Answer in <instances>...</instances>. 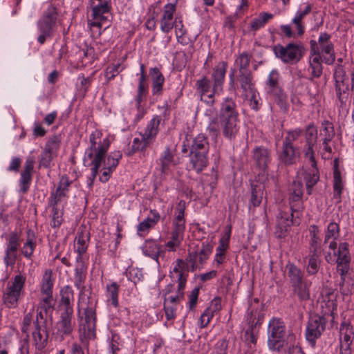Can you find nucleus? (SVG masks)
<instances>
[{
    "mask_svg": "<svg viewBox=\"0 0 354 354\" xmlns=\"http://www.w3.org/2000/svg\"><path fill=\"white\" fill-rule=\"evenodd\" d=\"M290 201L292 202H299L303 196V184L298 180H294L290 188Z\"/></svg>",
    "mask_w": 354,
    "mask_h": 354,
    "instance_id": "51",
    "label": "nucleus"
},
{
    "mask_svg": "<svg viewBox=\"0 0 354 354\" xmlns=\"http://www.w3.org/2000/svg\"><path fill=\"white\" fill-rule=\"evenodd\" d=\"M184 235L179 234L176 232L171 231L170 241H169L165 246L168 249L169 251H175L177 248H178L183 240Z\"/></svg>",
    "mask_w": 354,
    "mask_h": 354,
    "instance_id": "59",
    "label": "nucleus"
},
{
    "mask_svg": "<svg viewBox=\"0 0 354 354\" xmlns=\"http://www.w3.org/2000/svg\"><path fill=\"white\" fill-rule=\"evenodd\" d=\"M305 141L311 145H315L317 140V129L313 122L308 124L305 128Z\"/></svg>",
    "mask_w": 354,
    "mask_h": 354,
    "instance_id": "53",
    "label": "nucleus"
},
{
    "mask_svg": "<svg viewBox=\"0 0 354 354\" xmlns=\"http://www.w3.org/2000/svg\"><path fill=\"white\" fill-rule=\"evenodd\" d=\"M253 159L256 166L261 171H265L271 160L270 153L265 147H256L253 150Z\"/></svg>",
    "mask_w": 354,
    "mask_h": 354,
    "instance_id": "26",
    "label": "nucleus"
},
{
    "mask_svg": "<svg viewBox=\"0 0 354 354\" xmlns=\"http://www.w3.org/2000/svg\"><path fill=\"white\" fill-rule=\"evenodd\" d=\"M60 140L57 136H53L46 142L44 150L51 154L57 156L59 149Z\"/></svg>",
    "mask_w": 354,
    "mask_h": 354,
    "instance_id": "64",
    "label": "nucleus"
},
{
    "mask_svg": "<svg viewBox=\"0 0 354 354\" xmlns=\"http://www.w3.org/2000/svg\"><path fill=\"white\" fill-rule=\"evenodd\" d=\"M285 325L279 318L270 320L268 328V345L270 350L279 351L283 346Z\"/></svg>",
    "mask_w": 354,
    "mask_h": 354,
    "instance_id": "7",
    "label": "nucleus"
},
{
    "mask_svg": "<svg viewBox=\"0 0 354 354\" xmlns=\"http://www.w3.org/2000/svg\"><path fill=\"white\" fill-rule=\"evenodd\" d=\"M96 303L91 300L90 297L82 298L79 301L78 314L80 317L81 310L84 311V322L82 330L84 337L87 339H93L95 337L96 328Z\"/></svg>",
    "mask_w": 354,
    "mask_h": 354,
    "instance_id": "3",
    "label": "nucleus"
},
{
    "mask_svg": "<svg viewBox=\"0 0 354 354\" xmlns=\"http://www.w3.org/2000/svg\"><path fill=\"white\" fill-rule=\"evenodd\" d=\"M149 75L151 78V91L153 95H160L162 92V86L165 82V77L157 67L149 69Z\"/></svg>",
    "mask_w": 354,
    "mask_h": 354,
    "instance_id": "30",
    "label": "nucleus"
},
{
    "mask_svg": "<svg viewBox=\"0 0 354 354\" xmlns=\"http://www.w3.org/2000/svg\"><path fill=\"white\" fill-rule=\"evenodd\" d=\"M331 35L322 32L319 34L317 46L322 55H327L328 57H324V62L328 65H332L335 61V53L334 50V45L331 41Z\"/></svg>",
    "mask_w": 354,
    "mask_h": 354,
    "instance_id": "12",
    "label": "nucleus"
},
{
    "mask_svg": "<svg viewBox=\"0 0 354 354\" xmlns=\"http://www.w3.org/2000/svg\"><path fill=\"white\" fill-rule=\"evenodd\" d=\"M160 214L156 209H151L149 216L137 226L138 234L140 236L148 233L159 221Z\"/></svg>",
    "mask_w": 354,
    "mask_h": 354,
    "instance_id": "25",
    "label": "nucleus"
},
{
    "mask_svg": "<svg viewBox=\"0 0 354 354\" xmlns=\"http://www.w3.org/2000/svg\"><path fill=\"white\" fill-rule=\"evenodd\" d=\"M223 136L228 140H234L239 131L240 121L239 118L219 120Z\"/></svg>",
    "mask_w": 354,
    "mask_h": 354,
    "instance_id": "20",
    "label": "nucleus"
},
{
    "mask_svg": "<svg viewBox=\"0 0 354 354\" xmlns=\"http://www.w3.org/2000/svg\"><path fill=\"white\" fill-rule=\"evenodd\" d=\"M163 250L161 246L158 245L156 241L152 240H148L145 242L143 248V253L145 255L151 257V259L158 261V257Z\"/></svg>",
    "mask_w": 354,
    "mask_h": 354,
    "instance_id": "40",
    "label": "nucleus"
},
{
    "mask_svg": "<svg viewBox=\"0 0 354 354\" xmlns=\"http://www.w3.org/2000/svg\"><path fill=\"white\" fill-rule=\"evenodd\" d=\"M75 322L73 319V313L60 312L59 319L55 325V335L56 339L62 342L65 337L72 334Z\"/></svg>",
    "mask_w": 354,
    "mask_h": 354,
    "instance_id": "10",
    "label": "nucleus"
},
{
    "mask_svg": "<svg viewBox=\"0 0 354 354\" xmlns=\"http://www.w3.org/2000/svg\"><path fill=\"white\" fill-rule=\"evenodd\" d=\"M264 185L258 182H253L251 184V194L250 202L253 207H257L262 201Z\"/></svg>",
    "mask_w": 354,
    "mask_h": 354,
    "instance_id": "39",
    "label": "nucleus"
},
{
    "mask_svg": "<svg viewBox=\"0 0 354 354\" xmlns=\"http://www.w3.org/2000/svg\"><path fill=\"white\" fill-rule=\"evenodd\" d=\"M176 11L175 3H167L164 6L163 14L160 19V30L168 33L174 26L176 19H174V14Z\"/></svg>",
    "mask_w": 354,
    "mask_h": 354,
    "instance_id": "18",
    "label": "nucleus"
},
{
    "mask_svg": "<svg viewBox=\"0 0 354 354\" xmlns=\"http://www.w3.org/2000/svg\"><path fill=\"white\" fill-rule=\"evenodd\" d=\"M227 68L226 62H218L213 68L212 79L214 91H222Z\"/></svg>",
    "mask_w": 354,
    "mask_h": 354,
    "instance_id": "23",
    "label": "nucleus"
},
{
    "mask_svg": "<svg viewBox=\"0 0 354 354\" xmlns=\"http://www.w3.org/2000/svg\"><path fill=\"white\" fill-rule=\"evenodd\" d=\"M184 299V290H177L176 295L165 296L164 310L167 320H173L176 317L178 305Z\"/></svg>",
    "mask_w": 354,
    "mask_h": 354,
    "instance_id": "13",
    "label": "nucleus"
},
{
    "mask_svg": "<svg viewBox=\"0 0 354 354\" xmlns=\"http://www.w3.org/2000/svg\"><path fill=\"white\" fill-rule=\"evenodd\" d=\"M19 236L17 232H12L8 238L4 262L6 265L13 266L17 258V252L19 245Z\"/></svg>",
    "mask_w": 354,
    "mask_h": 354,
    "instance_id": "17",
    "label": "nucleus"
},
{
    "mask_svg": "<svg viewBox=\"0 0 354 354\" xmlns=\"http://www.w3.org/2000/svg\"><path fill=\"white\" fill-rule=\"evenodd\" d=\"M292 213L282 212L279 214L277 217V230L275 232L276 236L279 238L285 236V234L288 230V228L293 223L292 218L294 214H296V216L299 217V212L295 209V205L291 204Z\"/></svg>",
    "mask_w": 354,
    "mask_h": 354,
    "instance_id": "14",
    "label": "nucleus"
},
{
    "mask_svg": "<svg viewBox=\"0 0 354 354\" xmlns=\"http://www.w3.org/2000/svg\"><path fill=\"white\" fill-rule=\"evenodd\" d=\"M250 55L244 52L236 59V63L239 67V73L250 72L248 69L250 62Z\"/></svg>",
    "mask_w": 354,
    "mask_h": 354,
    "instance_id": "60",
    "label": "nucleus"
},
{
    "mask_svg": "<svg viewBox=\"0 0 354 354\" xmlns=\"http://www.w3.org/2000/svg\"><path fill=\"white\" fill-rule=\"evenodd\" d=\"M274 15L268 12H261L257 17L253 19L250 23V30L257 31L265 26L268 21L272 19Z\"/></svg>",
    "mask_w": 354,
    "mask_h": 354,
    "instance_id": "45",
    "label": "nucleus"
},
{
    "mask_svg": "<svg viewBox=\"0 0 354 354\" xmlns=\"http://www.w3.org/2000/svg\"><path fill=\"white\" fill-rule=\"evenodd\" d=\"M26 276L19 274L16 275L10 286L3 293V300L8 308H14L18 306V301L23 292L26 282Z\"/></svg>",
    "mask_w": 354,
    "mask_h": 354,
    "instance_id": "8",
    "label": "nucleus"
},
{
    "mask_svg": "<svg viewBox=\"0 0 354 354\" xmlns=\"http://www.w3.org/2000/svg\"><path fill=\"white\" fill-rule=\"evenodd\" d=\"M304 178L306 183V191L308 195L313 192V187L317 183L319 180V174L316 166H311L304 171Z\"/></svg>",
    "mask_w": 354,
    "mask_h": 354,
    "instance_id": "36",
    "label": "nucleus"
},
{
    "mask_svg": "<svg viewBox=\"0 0 354 354\" xmlns=\"http://www.w3.org/2000/svg\"><path fill=\"white\" fill-rule=\"evenodd\" d=\"M100 134L98 132H95L90 135L91 146L85 152L84 162L91 160L89 165L92 166L91 176L89 177L90 185L93 184L98 173L99 168L101 167L102 161L104 160L110 145L108 139H104L102 142H98V140H100Z\"/></svg>",
    "mask_w": 354,
    "mask_h": 354,
    "instance_id": "1",
    "label": "nucleus"
},
{
    "mask_svg": "<svg viewBox=\"0 0 354 354\" xmlns=\"http://www.w3.org/2000/svg\"><path fill=\"white\" fill-rule=\"evenodd\" d=\"M195 86L199 96L212 91L210 81L206 76H203L196 80Z\"/></svg>",
    "mask_w": 354,
    "mask_h": 354,
    "instance_id": "56",
    "label": "nucleus"
},
{
    "mask_svg": "<svg viewBox=\"0 0 354 354\" xmlns=\"http://www.w3.org/2000/svg\"><path fill=\"white\" fill-rule=\"evenodd\" d=\"M340 344L351 346L354 339L353 326L350 324L343 322L340 326Z\"/></svg>",
    "mask_w": 354,
    "mask_h": 354,
    "instance_id": "38",
    "label": "nucleus"
},
{
    "mask_svg": "<svg viewBox=\"0 0 354 354\" xmlns=\"http://www.w3.org/2000/svg\"><path fill=\"white\" fill-rule=\"evenodd\" d=\"M334 79L335 80L336 96L341 106H343L347 99V92L350 88H353L354 86V73H351L350 77L343 66L337 64L334 73Z\"/></svg>",
    "mask_w": 354,
    "mask_h": 354,
    "instance_id": "5",
    "label": "nucleus"
},
{
    "mask_svg": "<svg viewBox=\"0 0 354 354\" xmlns=\"http://www.w3.org/2000/svg\"><path fill=\"white\" fill-rule=\"evenodd\" d=\"M311 282L304 280L299 283L292 286L294 293L300 301H307L310 299V287Z\"/></svg>",
    "mask_w": 354,
    "mask_h": 354,
    "instance_id": "37",
    "label": "nucleus"
},
{
    "mask_svg": "<svg viewBox=\"0 0 354 354\" xmlns=\"http://www.w3.org/2000/svg\"><path fill=\"white\" fill-rule=\"evenodd\" d=\"M157 163L160 167V170L162 174H168L171 167L174 166V153L171 151L169 147H167L157 160Z\"/></svg>",
    "mask_w": 354,
    "mask_h": 354,
    "instance_id": "28",
    "label": "nucleus"
},
{
    "mask_svg": "<svg viewBox=\"0 0 354 354\" xmlns=\"http://www.w3.org/2000/svg\"><path fill=\"white\" fill-rule=\"evenodd\" d=\"M286 268H288V277L291 286L299 283L305 280L304 279V273L300 268L292 263H288Z\"/></svg>",
    "mask_w": 354,
    "mask_h": 354,
    "instance_id": "43",
    "label": "nucleus"
},
{
    "mask_svg": "<svg viewBox=\"0 0 354 354\" xmlns=\"http://www.w3.org/2000/svg\"><path fill=\"white\" fill-rule=\"evenodd\" d=\"M118 292L119 286L116 282H113L110 284H107L106 287V295L108 298V301H111V304L114 307L118 306Z\"/></svg>",
    "mask_w": 354,
    "mask_h": 354,
    "instance_id": "48",
    "label": "nucleus"
},
{
    "mask_svg": "<svg viewBox=\"0 0 354 354\" xmlns=\"http://www.w3.org/2000/svg\"><path fill=\"white\" fill-rule=\"evenodd\" d=\"M160 120L161 119L160 116H154L147 124L144 131L141 133L143 140H147V144H151L154 141L159 131Z\"/></svg>",
    "mask_w": 354,
    "mask_h": 354,
    "instance_id": "29",
    "label": "nucleus"
},
{
    "mask_svg": "<svg viewBox=\"0 0 354 354\" xmlns=\"http://www.w3.org/2000/svg\"><path fill=\"white\" fill-rule=\"evenodd\" d=\"M50 207L52 208L50 226L53 228H58L63 222V211L59 207Z\"/></svg>",
    "mask_w": 354,
    "mask_h": 354,
    "instance_id": "58",
    "label": "nucleus"
},
{
    "mask_svg": "<svg viewBox=\"0 0 354 354\" xmlns=\"http://www.w3.org/2000/svg\"><path fill=\"white\" fill-rule=\"evenodd\" d=\"M280 30L287 38L301 37L305 32V24L304 21L293 17L290 24L281 25Z\"/></svg>",
    "mask_w": 354,
    "mask_h": 354,
    "instance_id": "15",
    "label": "nucleus"
},
{
    "mask_svg": "<svg viewBox=\"0 0 354 354\" xmlns=\"http://www.w3.org/2000/svg\"><path fill=\"white\" fill-rule=\"evenodd\" d=\"M340 235L339 225L335 222H330L324 233V245H328L329 250H335L337 247V240Z\"/></svg>",
    "mask_w": 354,
    "mask_h": 354,
    "instance_id": "22",
    "label": "nucleus"
},
{
    "mask_svg": "<svg viewBox=\"0 0 354 354\" xmlns=\"http://www.w3.org/2000/svg\"><path fill=\"white\" fill-rule=\"evenodd\" d=\"M209 142L204 134H198L195 137L190 147V151L209 152Z\"/></svg>",
    "mask_w": 354,
    "mask_h": 354,
    "instance_id": "41",
    "label": "nucleus"
},
{
    "mask_svg": "<svg viewBox=\"0 0 354 354\" xmlns=\"http://www.w3.org/2000/svg\"><path fill=\"white\" fill-rule=\"evenodd\" d=\"M33 236V233L29 230L28 232V239L21 248V253L28 259L31 258L33 251L36 247V242L34 241Z\"/></svg>",
    "mask_w": 354,
    "mask_h": 354,
    "instance_id": "50",
    "label": "nucleus"
},
{
    "mask_svg": "<svg viewBox=\"0 0 354 354\" xmlns=\"http://www.w3.org/2000/svg\"><path fill=\"white\" fill-rule=\"evenodd\" d=\"M310 64H322V62H324V57L322 58V53L319 50V47L317 46V41L310 40Z\"/></svg>",
    "mask_w": 354,
    "mask_h": 354,
    "instance_id": "52",
    "label": "nucleus"
},
{
    "mask_svg": "<svg viewBox=\"0 0 354 354\" xmlns=\"http://www.w3.org/2000/svg\"><path fill=\"white\" fill-rule=\"evenodd\" d=\"M90 239V233L85 230H82L77 232L75 237V248L76 252L78 253L77 261L82 259V256L86 252L88 248V243Z\"/></svg>",
    "mask_w": 354,
    "mask_h": 354,
    "instance_id": "32",
    "label": "nucleus"
},
{
    "mask_svg": "<svg viewBox=\"0 0 354 354\" xmlns=\"http://www.w3.org/2000/svg\"><path fill=\"white\" fill-rule=\"evenodd\" d=\"M237 80L241 89L243 90V95L247 93L254 92V90L256 89L255 82L251 71L239 73Z\"/></svg>",
    "mask_w": 354,
    "mask_h": 354,
    "instance_id": "35",
    "label": "nucleus"
},
{
    "mask_svg": "<svg viewBox=\"0 0 354 354\" xmlns=\"http://www.w3.org/2000/svg\"><path fill=\"white\" fill-rule=\"evenodd\" d=\"M279 160L286 165L295 163L297 158V153L293 145L286 142L282 143V150L279 155Z\"/></svg>",
    "mask_w": 354,
    "mask_h": 354,
    "instance_id": "34",
    "label": "nucleus"
},
{
    "mask_svg": "<svg viewBox=\"0 0 354 354\" xmlns=\"http://www.w3.org/2000/svg\"><path fill=\"white\" fill-rule=\"evenodd\" d=\"M344 186L341 177V174L336 171L333 176V197L334 198L337 199L338 201H341V195L344 190Z\"/></svg>",
    "mask_w": 354,
    "mask_h": 354,
    "instance_id": "55",
    "label": "nucleus"
},
{
    "mask_svg": "<svg viewBox=\"0 0 354 354\" xmlns=\"http://www.w3.org/2000/svg\"><path fill=\"white\" fill-rule=\"evenodd\" d=\"M239 111L235 101L231 97H225L219 110V120L239 118Z\"/></svg>",
    "mask_w": 354,
    "mask_h": 354,
    "instance_id": "19",
    "label": "nucleus"
},
{
    "mask_svg": "<svg viewBox=\"0 0 354 354\" xmlns=\"http://www.w3.org/2000/svg\"><path fill=\"white\" fill-rule=\"evenodd\" d=\"M33 328L32 335L35 346L38 350H42L47 345L48 331L47 322L44 319L41 315H39V318H35L33 322Z\"/></svg>",
    "mask_w": 354,
    "mask_h": 354,
    "instance_id": "11",
    "label": "nucleus"
},
{
    "mask_svg": "<svg viewBox=\"0 0 354 354\" xmlns=\"http://www.w3.org/2000/svg\"><path fill=\"white\" fill-rule=\"evenodd\" d=\"M266 93L270 98L283 110L288 108L287 95L280 84V74L277 69L272 70L266 81Z\"/></svg>",
    "mask_w": 354,
    "mask_h": 354,
    "instance_id": "2",
    "label": "nucleus"
},
{
    "mask_svg": "<svg viewBox=\"0 0 354 354\" xmlns=\"http://www.w3.org/2000/svg\"><path fill=\"white\" fill-rule=\"evenodd\" d=\"M335 130L333 123L328 120H324L322 123V129L320 135L323 137V140L326 141H331L335 136Z\"/></svg>",
    "mask_w": 354,
    "mask_h": 354,
    "instance_id": "54",
    "label": "nucleus"
},
{
    "mask_svg": "<svg viewBox=\"0 0 354 354\" xmlns=\"http://www.w3.org/2000/svg\"><path fill=\"white\" fill-rule=\"evenodd\" d=\"M213 245L209 243L203 242L202 248L198 252V261L201 264H203L209 258V256L212 252Z\"/></svg>",
    "mask_w": 354,
    "mask_h": 354,
    "instance_id": "63",
    "label": "nucleus"
},
{
    "mask_svg": "<svg viewBox=\"0 0 354 354\" xmlns=\"http://www.w3.org/2000/svg\"><path fill=\"white\" fill-rule=\"evenodd\" d=\"M276 57L286 64L298 62L304 56L305 48L302 43H288L285 46L277 44L273 46Z\"/></svg>",
    "mask_w": 354,
    "mask_h": 354,
    "instance_id": "6",
    "label": "nucleus"
},
{
    "mask_svg": "<svg viewBox=\"0 0 354 354\" xmlns=\"http://www.w3.org/2000/svg\"><path fill=\"white\" fill-rule=\"evenodd\" d=\"M105 156L106 155L104 156V160L102 161L101 166L103 165V167H106V169L114 171L119 163V160L122 158V153L120 151H115L110 153L106 159Z\"/></svg>",
    "mask_w": 354,
    "mask_h": 354,
    "instance_id": "47",
    "label": "nucleus"
},
{
    "mask_svg": "<svg viewBox=\"0 0 354 354\" xmlns=\"http://www.w3.org/2000/svg\"><path fill=\"white\" fill-rule=\"evenodd\" d=\"M53 283L51 279L50 273L46 272L42 279V284L41 287V293L45 295L46 297H53Z\"/></svg>",
    "mask_w": 354,
    "mask_h": 354,
    "instance_id": "62",
    "label": "nucleus"
},
{
    "mask_svg": "<svg viewBox=\"0 0 354 354\" xmlns=\"http://www.w3.org/2000/svg\"><path fill=\"white\" fill-rule=\"evenodd\" d=\"M326 320L317 314L310 315L306 324L305 336L306 340L314 346L326 328Z\"/></svg>",
    "mask_w": 354,
    "mask_h": 354,
    "instance_id": "9",
    "label": "nucleus"
},
{
    "mask_svg": "<svg viewBox=\"0 0 354 354\" xmlns=\"http://www.w3.org/2000/svg\"><path fill=\"white\" fill-rule=\"evenodd\" d=\"M57 15V8L50 4L37 21L38 29L40 32L37 41L39 44H44L47 38L53 36Z\"/></svg>",
    "mask_w": 354,
    "mask_h": 354,
    "instance_id": "4",
    "label": "nucleus"
},
{
    "mask_svg": "<svg viewBox=\"0 0 354 354\" xmlns=\"http://www.w3.org/2000/svg\"><path fill=\"white\" fill-rule=\"evenodd\" d=\"M60 312L73 313L74 292L72 288L68 285L64 286L60 290Z\"/></svg>",
    "mask_w": 354,
    "mask_h": 354,
    "instance_id": "21",
    "label": "nucleus"
},
{
    "mask_svg": "<svg viewBox=\"0 0 354 354\" xmlns=\"http://www.w3.org/2000/svg\"><path fill=\"white\" fill-rule=\"evenodd\" d=\"M208 152H189V164L196 173H201L209 162Z\"/></svg>",
    "mask_w": 354,
    "mask_h": 354,
    "instance_id": "24",
    "label": "nucleus"
},
{
    "mask_svg": "<svg viewBox=\"0 0 354 354\" xmlns=\"http://www.w3.org/2000/svg\"><path fill=\"white\" fill-rule=\"evenodd\" d=\"M110 7L108 9L103 10L102 8L97 10V13L95 15L94 12H91V19H88V24L91 27L100 28L104 26V29L108 28V17L109 15Z\"/></svg>",
    "mask_w": 354,
    "mask_h": 354,
    "instance_id": "33",
    "label": "nucleus"
},
{
    "mask_svg": "<svg viewBox=\"0 0 354 354\" xmlns=\"http://www.w3.org/2000/svg\"><path fill=\"white\" fill-rule=\"evenodd\" d=\"M350 261L348 244L346 242L340 243L338 249H337L336 263L338 267H340L342 264H348Z\"/></svg>",
    "mask_w": 354,
    "mask_h": 354,
    "instance_id": "44",
    "label": "nucleus"
},
{
    "mask_svg": "<svg viewBox=\"0 0 354 354\" xmlns=\"http://www.w3.org/2000/svg\"><path fill=\"white\" fill-rule=\"evenodd\" d=\"M92 77H84V75L79 76L77 78V90L80 95L84 97L91 86Z\"/></svg>",
    "mask_w": 354,
    "mask_h": 354,
    "instance_id": "57",
    "label": "nucleus"
},
{
    "mask_svg": "<svg viewBox=\"0 0 354 354\" xmlns=\"http://www.w3.org/2000/svg\"><path fill=\"white\" fill-rule=\"evenodd\" d=\"M55 303L53 297H44L37 306L36 317L39 318V315H41L44 319L47 322L48 316L52 318Z\"/></svg>",
    "mask_w": 354,
    "mask_h": 354,
    "instance_id": "31",
    "label": "nucleus"
},
{
    "mask_svg": "<svg viewBox=\"0 0 354 354\" xmlns=\"http://www.w3.org/2000/svg\"><path fill=\"white\" fill-rule=\"evenodd\" d=\"M321 253L322 252H309L308 256V266L306 268V271L308 274L313 275L318 272L321 264Z\"/></svg>",
    "mask_w": 354,
    "mask_h": 354,
    "instance_id": "42",
    "label": "nucleus"
},
{
    "mask_svg": "<svg viewBox=\"0 0 354 354\" xmlns=\"http://www.w3.org/2000/svg\"><path fill=\"white\" fill-rule=\"evenodd\" d=\"M221 309V299L220 297H215L210 303L209 306L205 309L202 314V318L207 317V323H209L215 313L218 312Z\"/></svg>",
    "mask_w": 354,
    "mask_h": 354,
    "instance_id": "49",
    "label": "nucleus"
},
{
    "mask_svg": "<svg viewBox=\"0 0 354 354\" xmlns=\"http://www.w3.org/2000/svg\"><path fill=\"white\" fill-rule=\"evenodd\" d=\"M182 270L181 273L178 274V289L184 290L185 284L187 282V277L188 275V272L189 269L191 268L189 263H187L185 261L183 260V264L180 265Z\"/></svg>",
    "mask_w": 354,
    "mask_h": 354,
    "instance_id": "61",
    "label": "nucleus"
},
{
    "mask_svg": "<svg viewBox=\"0 0 354 354\" xmlns=\"http://www.w3.org/2000/svg\"><path fill=\"white\" fill-rule=\"evenodd\" d=\"M69 185L70 182L67 178H62L55 192L50 194L48 198L49 207H59V204L62 203L67 196Z\"/></svg>",
    "mask_w": 354,
    "mask_h": 354,
    "instance_id": "16",
    "label": "nucleus"
},
{
    "mask_svg": "<svg viewBox=\"0 0 354 354\" xmlns=\"http://www.w3.org/2000/svg\"><path fill=\"white\" fill-rule=\"evenodd\" d=\"M309 236V252H322L324 250V246L325 245H324L319 230L317 225L310 226Z\"/></svg>",
    "mask_w": 354,
    "mask_h": 354,
    "instance_id": "27",
    "label": "nucleus"
},
{
    "mask_svg": "<svg viewBox=\"0 0 354 354\" xmlns=\"http://www.w3.org/2000/svg\"><path fill=\"white\" fill-rule=\"evenodd\" d=\"M230 234L226 237H222L219 241V245L216 250L214 261L220 265L223 263L225 259V251L229 245Z\"/></svg>",
    "mask_w": 354,
    "mask_h": 354,
    "instance_id": "46",
    "label": "nucleus"
}]
</instances>
